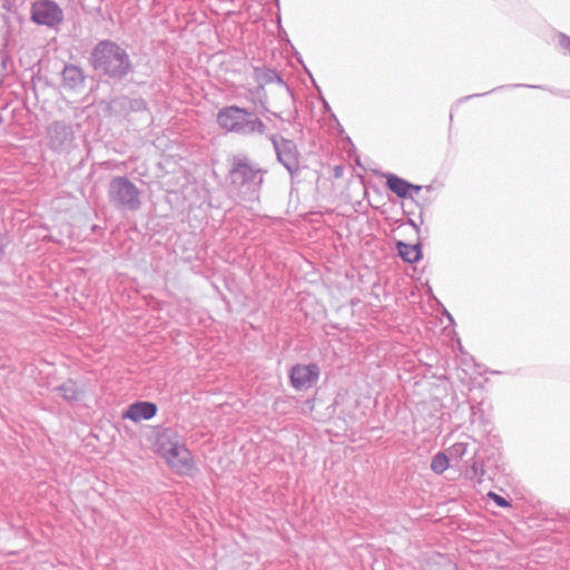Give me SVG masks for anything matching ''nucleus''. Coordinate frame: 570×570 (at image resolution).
<instances>
[{
	"mask_svg": "<svg viewBox=\"0 0 570 570\" xmlns=\"http://www.w3.org/2000/svg\"><path fill=\"white\" fill-rule=\"evenodd\" d=\"M292 145H281L276 148L278 159L285 165V167L289 170L296 167L297 161L292 157Z\"/></svg>",
	"mask_w": 570,
	"mask_h": 570,
	"instance_id": "18",
	"label": "nucleus"
},
{
	"mask_svg": "<svg viewBox=\"0 0 570 570\" xmlns=\"http://www.w3.org/2000/svg\"><path fill=\"white\" fill-rule=\"evenodd\" d=\"M489 497L493 499V501L499 505V507H502V508H508L510 507V503L502 497H500L499 494L494 493V492H490L489 493Z\"/></svg>",
	"mask_w": 570,
	"mask_h": 570,
	"instance_id": "22",
	"label": "nucleus"
},
{
	"mask_svg": "<svg viewBox=\"0 0 570 570\" xmlns=\"http://www.w3.org/2000/svg\"><path fill=\"white\" fill-rule=\"evenodd\" d=\"M153 451L160 456L168 469L178 475H191L197 466L191 452L181 443L175 431L155 428L148 436Z\"/></svg>",
	"mask_w": 570,
	"mask_h": 570,
	"instance_id": "1",
	"label": "nucleus"
},
{
	"mask_svg": "<svg viewBox=\"0 0 570 570\" xmlns=\"http://www.w3.org/2000/svg\"><path fill=\"white\" fill-rule=\"evenodd\" d=\"M157 405L153 402L140 401L130 404L122 413L124 420H130L138 423L142 420H150L157 414Z\"/></svg>",
	"mask_w": 570,
	"mask_h": 570,
	"instance_id": "8",
	"label": "nucleus"
},
{
	"mask_svg": "<svg viewBox=\"0 0 570 570\" xmlns=\"http://www.w3.org/2000/svg\"><path fill=\"white\" fill-rule=\"evenodd\" d=\"M449 468V458L444 453H436L431 461V470L441 474Z\"/></svg>",
	"mask_w": 570,
	"mask_h": 570,
	"instance_id": "19",
	"label": "nucleus"
},
{
	"mask_svg": "<svg viewBox=\"0 0 570 570\" xmlns=\"http://www.w3.org/2000/svg\"><path fill=\"white\" fill-rule=\"evenodd\" d=\"M320 367L316 364H295L289 370V382L296 391H307L315 386L320 379Z\"/></svg>",
	"mask_w": 570,
	"mask_h": 570,
	"instance_id": "6",
	"label": "nucleus"
},
{
	"mask_svg": "<svg viewBox=\"0 0 570 570\" xmlns=\"http://www.w3.org/2000/svg\"><path fill=\"white\" fill-rule=\"evenodd\" d=\"M255 81L265 88L268 83L276 82L284 94H288V88L283 81L282 77L273 69L265 67H256L253 72Z\"/></svg>",
	"mask_w": 570,
	"mask_h": 570,
	"instance_id": "9",
	"label": "nucleus"
},
{
	"mask_svg": "<svg viewBox=\"0 0 570 570\" xmlns=\"http://www.w3.org/2000/svg\"><path fill=\"white\" fill-rule=\"evenodd\" d=\"M47 135L52 142H67L73 138V130L70 124L57 120L48 126Z\"/></svg>",
	"mask_w": 570,
	"mask_h": 570,
	"instance_id": "10",
	"label": "nucleus"
},
{
	"mask_svg": "<svg viewBox=\"0 0 570 570\" xmlns=\"http://www.w3.org/2000/svg\"><path fill=\"white\" fill-rule=\"evenodd\" d=\"M513 87H529L528 85H520V83H517V85H513ZM531 88H538L537 86H530Z\"/></svg>",
	"mask_w": 570,
	"mask_h": 570,
	"instance_id": "23",
	"label": "nucleus"
},
{
	"mask_svg": "<svg viewBox=\"0 0 570 570\" xmlns=\"http://www.w3.org/2000/svg\"><path fill=\"white\" fill-rule=\"evenodd\" d=\"M466 452V444L463 442L455 443L451 449V455L462 458Z\"/></svg>",
	"mask_w": 570,
	"mask_h": 570,
	"instance_id": "20",
	"label": "nucleus"
},
{
	"mask_svg": "<svg viewBox=\"0 0 570 570\" xmlns=\"http://www.w3.org/2000/svg\"><path fill=\"white\" fill-rule=\"evenodd\" d=\"M386 185L393 193H395L397 196L402 198L409 196L411 190H420L419 186H414L394 175H390L387 177Z\"/></svg>",
	"mask_w": 570,
	"mask_h": 570,
	"instance_id": "14",
	"label": "nucleus"
},
{
	"mask_svg": "<svg viewBox=\"0 0 570 570\" xmlns=\"http://www.w3.org/2000/svg\"><path fill=\"white\" fill-rule=\"evenodd\" d=\"M95 70L112 79H122L131 70V61L127 51L110 40L98 42L91 52Z\"/></svg>",
	"mask_w": 570,
	"mask_h": 570,
	"instance_id": "2",
	"label": "nucleus"
},
{
	"mask_svg": "<svg viewBox=\"0 0 570 570\" xmlns=\"http://www.w3.org/2000/svg\"><path fill=\"white\" fill-rule=\"evenodd\" d=\"M257 171L246 164H239L232 173L234 183L244 184L246 180L254 179Z\"/></svg>",
	"mask_w": 570,
	"mask_h": 570,
	"instance_id": "16",
	"label": "nucleus"
},
{
	"mask_svg": "<svg viewBox=\"0 0 570 570\" xmlns=\"http://www.w3.org/2000/svg\"><path fill=\"white\" fill-rule=\"evenodd\" d=\"M244 98L254 106H259L263 110L268 111V99L263 86L257 83L255 88L246 89Z\"/></svg>",
	"mask_w": 570,
	"mask_h": 570,
	"instance_id": "15",
	"label": "nucleus"
},
{
	"mask_svg": "<svg viewBox=\"0 0 570 570\" xmlns=\"http://www.w3.org/2000/svg\"><path fill=\"white\" fill-rule=\"evenodd\" d=\"M399 255L406 263L413 264L422 259V248L421 243L419 240L415 242H406V240H397L396 244Z\"/></svg>",
	"mask_w": 570,
	"mask_h": 570,
	"instance_id": "11",
	"label": "nucleus"
},
{
	"mask_svg": "<svg viewBox=\"0 0 570 570\" xmlns=\"http://www.w3.org/2000/svg\"><path fill=\"white\" fill-rule=\"evenodd\" d=\"M411 230H412L415 235H417V229H416V227H411Z\"/></svg>",
	"mask_w": 570,
	"mask_h": 570,
	"instance_id": "25",
	"label": "nucleus"
},
{
	"mask_svg": "<svg viewBox=\"0 0 570 570\" xmlns=\"http://www.w3.org/2000/svg\"><path fill=\"white\" fill-rule=\"evenodd\" d=\"M422 570H458V567L450 560L439 556L426 560Z\"/></svg>",
	"mask_w": 570,
	"mask_h": 570,
	"instance_id": "17",
	"label": "nucleus"
},
{
	"mask_svg": "<svg viewBox=\"0 0 570 570\" xmlns=\"http://www.w3.org/2000/svg\"><path fill=\"white\" fill-rule=\"evenodd\" d=\"M61 76H62L63 87L68 88V89H72V90L82 87L83 81H85V76H83L82 70L75 65L65 66V68L62 69Z\"/></svg>",
	"mask_w": 570,
	"mask_h": 570,
	"instance_id": "12",
	"label": "nucleus"
},
{
	"mask_svg": "<svg viewBox=\"0 0 570 570\" xmlns=\"http://www.w3.org/2000/svg\"><path fill=\"white\" fill-rule=\"evenodd\" d=\"M111 200L120 207L136 210L140 206L138 188L124 177H116L110 183Z\"/></svg>",
	"mask_w": 570,
	"mask_h": 570,
	"instance_id": "4",
	"label": "nucleus"
},
{
	"mask_svg": "<svg viewBox=\"0 0 570 570\" xmlns=\"http://www.w3.org/2000/svg\"><path fill=\"white\" fill-rule=\"evenodd\" d=\"M111 115L131 119L135 114L140 115L146 121L150 119V115L146 108V102L141 98L117 97L109 104Z\"/></svg>",
	"mask_w": 570,
	"mask_h": 570,
	"instance_id": "7",
	"label": "nucleus"
},
{
	"mask_svg": "<svg viewBox=\"0 0 570 570\" xmlns=\"http://www.w3.org/2000/svg\"><path fill=\"white\" fill-rule=\"evenodd\" d=\"M218 126L229 132L240 136L263 134L265 124L250 110L238 106H227L217 114Z\"/></svg>",
	"mask_w": 570,
	"mask_h": 570,
	"instance_id": "3",
	"label": "nucleus"
},
{
	"mask_svg": "<svg viewBox=\"0 0 570 570\" xmlns=\"http://www.w3.org/2000/svg\"><path fill=\"white\" fill-rule=\"evenodd\" d=\"M484 94H478V95H472V96H468L465 97V99H471L473 97H480V96H483Z\"/></svg>",
	"mask_w": 570,
	"mask_h": 570,
	"instance_id": "24",
	"label": "nucleus"
},
{
	"mask_svg": "<svg viewBox=\"0 0 570 570\" xmlns=\"http://www.w3.org/2000/svg\"><path fill=\"white\" fill-rule=\"evenodd\" d=\"M61 397L68 402L80 401L83 396V390L79 383L72 379L67 380L58 386Z\"/></svg>",
	"mask_w": 570,
	"mask_h": 570,
	"instance_id": "13",
	"label": "nucleus"
},
{
	"mask_svg": "<svg viewBox=\"0 0 570 570\" xmlns=\"http://www.w3.org/2000/svg\"><path fill=\"white\" fill-rule=\"evenodd\" d=\"M31 19L38 24L56 27L62 21L63 13L55 1L38 0L32 3Z\"/></svg>",
	"mask_w": 570,
	"mask_h": 570,
	"instance_id": "5",
	"label": "nucleus"
},
{
	"mask_svg": "<svg viewBox=\"0 0 570 570\" xmlns=\"http://www.w3.org/2000/svg\"><path fill=\"white\" fill-rule=\"evenodd\" d=\"M558 45L562 48L568 55H570V37L566 33L558 35Z\"/></svg>",
	"mask_w": 570,
	"mask_h": 570,
	"instance_id": "21",
	"label": "nucleus"
},
{
	"mask_svg": "<svg viewBox=\"0 0 570 570\" xmlns=\"http://www.w3.org/2000/svg\"><path fill=\"white\" fill-rule=\"evenodd\" d=\"M282 142L287 144V142H291V141L287 140V139H282Z\"/></svg>",
	"mask_w": 570,
	"mask_h": 570,
	"instance_id": "26",
	"label": "nucleus"
}]
</instances>
